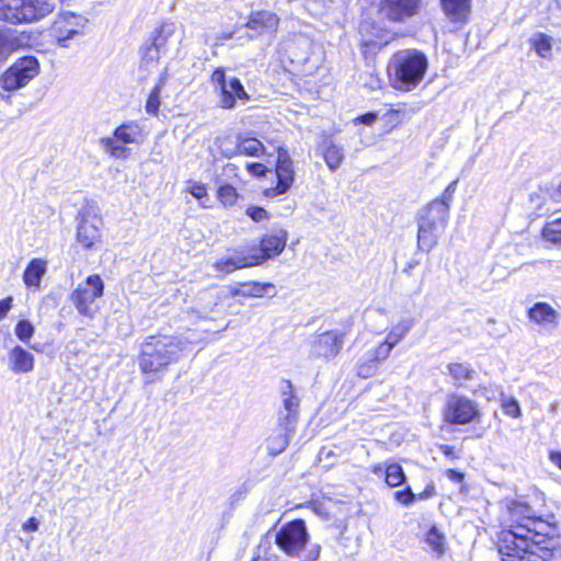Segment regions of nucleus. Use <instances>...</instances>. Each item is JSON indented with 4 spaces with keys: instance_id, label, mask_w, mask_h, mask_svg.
Wrapping results in <instances>:
<instances>
[{
    "instance_id": "nucleus-61",
    "label": "nucleus",
    "mask_w": 561,
    "mask_h": 561,
    "mask_svg": "<svg viewBox=\"0 0 561 561\" xmlns=\"http://www.w3.org/2000/svg\"><path fill=\"white\" fill-rule=\"evenodd\" d=\"M377 119V115L373 112L360 115L357 121L365 125H371Z\"/></svg>"
},
{
    "instance_id": "nucleus-13",
    "label": "nucleus",
    "mask_w": 561,
    "mask_h": 561,
    "mask_svg": "<svg viewBox=\"0 0 561 561\" xmlns=\"http://www.w3.org/2000/svg\"><path fill=\"white\" fill-rule=\"evenodd\" d=\"M85 23L84 16L67 12L55 20L50 33L61 47H68L69 39L81 34Z\"/></svg>"
},
{
    "instance_id": "nucleus-56",
    "label": "nucleus",
    "mask_w": 561,
    "mask_h": 561,
    "mask_svg": "<svg viewBox=\"0 0 561 561\" xmlns=\"http://www.w3.org/2000/svg\"><path fill=\"white\" fill-rule=\"evenodd\" d=\"M438 448H439L440 453H442L445 457H447V458H449V459H456V458H458V457H459V456H458V454L456 453V450H455V448H454L453 446H449V445H446V444H440V445L438 446Z\"/></svg>"
},
{
    "instance_id": "nucleus-30",
    "label": "nucleus",
    "mask_w": 561,
    "mask_h": 561,
    "mask_svg": "<svg viewBox=\"0 0 561 561\" xmlns=\"http://www.w3.org/2000/svg\"><path fill=\"white\" fill-rule=\"evenodd\" d=\"M270 289H274V285L272 283L253 282L242 284L240 288H237L232 291V295L243 297H263Z\"/></svg>"
},
{
    "instance_id": "nucleus-40",
    "label": "nucleus",
    "mask_w": 561,
    "mask_h": 561,
    "mask_svg": "<svg viewBox=\"0 0 561 561\" xmlns=\"http://www.w3.org/2000/svg\"><path fill=\"white\" fill-rule=\"evenodd\" d=\"M217 196L219 201L226 206L233 205L239 197L237 190L230 184L219 185L217 190Z\"/></svg>"
},
{
    "instance_id": "nucleus-27",
    "label": "nucleus",
    "mask_w": 561,
    "mask_h": 561,
    "mask_svg": "<svg viewBox=\"0 0 561 561\" xmlns=\"http://www.w3.org/2000/svg\"><path fill=\"white\" fill-rule=\"evenodd\" d=\"M47 271V262L43 259H32L27 264L23 280L27 287H38Z\"/></svg>"
},
{
    "instance_id": "nucleus-53",
    "label": "nucleus",
    "mask_w": 561,
    "mask_h": 561,
    "mask_svg": "<svg viewBox=\"0 0 561 561\" xmlns=\"http://www.w3.org/2000/svg\"><path fill=\"white\" fill-rule=\"evenodd\" d=\"M335 453L327 447H322L318 454L319 461H327L328 463L325 466H331L332 462H330L331 459L335 458Z\"/></svg>"
},
{
    "instance_id": "nucleus-42",
    "label": "nucleus",
    "mask_w": 561,
    "mask_h": 561,
    "mask_svg": "<svg viewBox=\"0 0 561 561\" xmlns=\"http://www.w3.org/2000/svg\"><path fill=\"white\" fill-rule=\"evenodd\" d=\"M219 149L221 154L229 159L240 154L238 137L236 139L229 137L225 138L220 142Z\"/></svg>"
},
{
    "instance_id": "nucleus-15",
    "label": "nucleus",
    "mask_w": 561,
    "mask_h": 561,
    "mask_svg": "<svg viewBox=\"0 0 561 561\" xmlns=\"http://www.w3.org/2000/svg\"><path fill=\"white\" fill-rule=\"evenodd\" d=\"M77 241L85 249H92L101 239L100 227L102 218L91 210L84 209L78 214Z\"/></svg>"
},
{
    "instance_id": "nucleus-39",
    "label": "nucleus",
    "mask_w": 561,
    "mask_h": 561,
    "mask_svg": "<svg viewBox=\"0 0 561 561\" xmlns=\"http://www.w3.org/2000/svg\"><path fill=\"white\" fill-rule=\"evenodd\" d=\"M164 84V79L161 78L159 82L151 90L147 103H146V112L151 115H156L160 107V94L162 87Z\"/></svg>"
},
{
    "instance_id": "nucleus-57",
    "label": "nucleus",
    "mask_w": 561,
    "mask_h": 561,
    "mask_svg": "<svg viewBox=\"0 0 561 561\" xmlns=\"http://www.w3.org/2000/svg\"><path fill=\"white\" fill-rule=\"evenodd\" d=\"M190 192L197 199L203 198L207 194L205 186L203 184H197V183L192 185Z\"/></svg>"
},
{
    "instance_id": "nucleus-62",
    "label": "nucleus",
    "mask_w": 561,
    "mask_h": 561,
    "mask_svg": "<svg viewBox=\"0 0 561 561\" xmlns=\"http://www.w3.org/2000/svg\"><path fill=\"white\" fill-rule=\"evenodd\" d=\"M550 460L561 469V453L551 451L549 455Z\"/></svg>"
},
{
    "instance_id": "nucleus-41",
    "label": "nucleus",
    "mask_w": 561,
    "mask_h": 561,
    "mask_svg": "<svg viewBox=\"0 0 561 561\" xmlns=\"http://www.w3.org/2000/svg\"><path fill=\"white\" fill-rule=\"evenodd\" d=\"M162 53L157 49L151 43H147L141 47V65L150 66L156 65Z\"/></svg>"
},
{
    "instance_id": "nucleus-64",
    "label": "nucleus",
    "mask_w": 561,
    "mask_h": 561,
    "mask_svg": "<svg viewBox=\"0 0 561 561\" xmlns=\"http://www.w3.org/2000/svg\"><path fill=\"white\" fill-rule=\"evenodd\" d=\"M373 471H374V473L378 474L379 472L382 471L381 466L375 467Z\"/></svg>"
},
{
    "instance_id": "nucleus-12",
    "label": "nucleus",
    "mask_w": 561,
    "mask_h": 561,
    "mask_svg": "<svg viewBox=\"0 0 561 561\" xmlns=\"http://www.w3.org/2000/svg\"><path fill=\"white\" fill-rule=\"evenodd\" d=\"M423 0H379L378 12L383 20L404 23L416 16Z\"/></svg>"
},
{
    "instance_id": "nucleus-37",
    "label": "nucleus",
    "mask_w": 561,
    "mask_h": 561,
    "mask_svg": "<svg viewBox=\"0 0 561 561\" xmlns=\"http://www.w3.org/2000/svg\"><path fill=\"white\" fill-rule=\"evenodd\" d=\"M530 42L531 46L540 57L548 58L551 55L552 39L550 36L539 33L535 35Z\"/></svg>"
},
{
    "instance_id": "nucleus-19",
    "label": "nucleus",
    "mask_w": 561,
    "mask_h": 561,
    "mask_svg": "<svg viewBox=\"0 0 561 561\" xmlns=\"http://www.w3.org/2000/svg\"><path fill=\"white\" fill-rule=\"evenodd\" d=\"M217 91L219 92V104L222 108L231 110L236 106L237 100H249V95L238 78L229 79V81Z\"/></svg>"
},
{
    "instance_id": "nucleus-34",
    "label": "nucleus",
    "mask_w": 561,
    "mask_h": 561,
    "mask_svg": "<svg viewBox=\"0 0 561 561\" xmlns=\"http://www.w3.org/2000/svg\"><path fill=\"white\" fill-rule=\"evenodd\" d=\"M394 345H392L387 339L379 343L376 347L368 350L365 355L369 363H376L377 365L382 360L387 359Z\"/></svg>"
},
{
    "instance_id": "nucleus-60",
    "label": "nucleus",
    "mask_w": 561,
    "mask_h": 561,
    "mask_svg": "<svg viewBox=\"0 0 561 561\" xmlns=\"http://www.w3.org/2000/svg\"><path fill=\"white\" fill-rule=\"evenodd\" d=\"M9 55L7 41L0 35V62L4 61Z\"/></svg>"
},
{
    "instance_id": "nucleus-26",
    "label": "nucleus",
    "mask_w": 561,
    "mask_h": 561,
    "mask_svg": "<svg viewBox=\"0 0 561 561\" xmlns=\"http://www.w3.org/2000/svg\"><path fill=\"white\" fill-rule=\"evenodd\" d=\"M322 151L323 159L328 165V168L334 172L336 171L343 160H344V150L342 147L337 146L331 139H324L320 146Z\"/></svg>"
},
{
    "instance_id": "nucleus-59",
    "label": "nucleus",
    "mask_w": 561,
    "mask_h": 561,
    "mask_svg": "<svg viewBox=\"0 0 561 561\" xmlns=\"http://www.w3.org/2000/svg\"><path fill=\"white\" fill-rule=\"evenodd\" d=\"M435 495V486L431 483L428 484L423 492L416 494L417 500H427Z\"/></svg>"
},
{
    "instance_id": "nucleus-51",
    "label": "nucleus",
    "mask_w": 561,
    "mask_h": 561,
    "mask_svg": "<svg viewBox=\"0 0 561 561\" xmlns=\"http://www.w3.org/2000/svg\"><path fill=\"white\" fill-rule=\"evenodd\" d=\"M247 170L255 176L265 175V173L267 172V168L263 163H260V162L247 163Z\"/></svg>"
},
{
    "instance_id": "nucleus-8",
    "label": "nucleus",
    "mask_w": 561,
    "mask_h": 561,
    "mask_svg": "<svg viewBox=\"0 0 561 561\" xmlns=\"http://www.w3.org/2000/svg\"><path fill=\"white\" fill-rule=\"evenodd\" d=\"M104 294V283L99 274L89 275L70 295V300L77 311L88 318H93L99 310L96 299Z\"/></svg>"
},
{
    "instance_id": "nucleus-24",
    "label": "nucleus",
    "mask_w": 561,
    "mask_h": 561,
    "mask_svg": "<svg viewBox=\"0 0 561 561\" xmlns=\"http://www.w3.org/2000/svg\"><path fill=\"white\" fill-rule=\"evenodd\" d=\"M113 137L122 144H140L144 140V131L135 121H129L116 127Z\"/></svg>"
},
{
    "instance_id": "nucleus-35",
    "label": "nucleus",
    "mask_w": 561,
    "mask_h": 561,
    "mask_svg": "<svg viewBox=\"0 0 561 561\" xmlns=\"http://www.w3.org/2000/svg\"><path fill=\"white\" fill-rule=\"evenodd\" d=\"M541 233L547 242L561 248V217L547 222Z\"/></svg>"
},
{
    "instance_id": "nucleus-1",
    "label": "nucleus",
    "mask_w": 561,
    "mask_h": 561,
    "mask_svg": "<svg viewBox=\"0 0 561 561\" xmlns=\"http://www.w3.org/2000/svg\"><path fill=\"white\" fill-rule=\"evenodd\" d=\"M557 540L553 535L533 536L527 527L503 529L499 534L497 552L502 561H549Z\"/></svg>"
},
{
    "instance_id": "nucleus-43",
    "label": "nucleus",
    "mask_w": 561,
    "mask_h": 561,
    "mask_svg": "<svg viewBox=\"0 0 561 561\" xmlns=\"http://www.w3.org/2000/svg\"><path fill=\"white\" fill-rule=\"evenodd\" d=\"M14 331L18 339L26 343L34 334V327L28 320H20Z\"/></svg>"
},
{
    "instance_id": "nucleus-5",
    "label": "nucleus",
    "mask_w": 561,
    "mask_h": 561,
    "mask_svg": "<svg viewBox=\"0 0 561 561\" xmlns=\"http://www.w3.org/2000/svg\"><path fill=\"white\" fill-rule=\"evenodd\" d=\"M55 9L54 0H0V20L12 24L32 23Z\"/></svg>"
},
{
    "instance_id": "nucleus-29",
    "label": "nucleus",
    "mask_w": 561,
    "mask_h": 561,
    "mask_svg": "<svg viewBox=\"0 0 561 561\" xmlns=\"http://www.w3.org/2000/svg\"><path fill=\"white\" fill-rule=\"evenodd\" d=\"M449 375L453 377L454 383L458 387L466 385V381L472 380L476 376V370L468 365L460 363H453L447 366Z\"/></svg>"
},
{
    "instance_id": "nucleus-32",
    "label": "nucleus",
    "mask_w": 561,
    "mask_h": 561,
    "mask_svg": "<svg viewBox=\"0 0 561 561\" xmlns=\"http://www.w3.org/2000/svg\"><path fill=\"white\" fill-rule=\"evenodd\" d=\"M425 542L437 554V557H442L445 553V536L436 526H432L430 528L425 537Z\"/></svg>"
},
{
    "instance_id": "nucleus-45",
    "label": "nucleus",
    "mask_w": 561,
    "mask_h": 561,
    "mask_svg": "<svg viewBox=\"0 0 561 561\" xmlns=\"http://www.w3.org/2000/svg\"><path fill=\"white\" fill-rule=\"evenodd\" d=\"M377 369L376 363H369L364 355L360 359V363L357 365V375L362 378H368L375 374Z\"/></svg>"
},
{
    "instance_id": "nucleus-58",
    "label": "nucleus",
    "mask_w": 561,
    "mask_h": 561,
    "mask_svg": "<svg viewBox=\"0 0 561 561\" xmlns=\"http://www.w3.org/2000/svg\"><path fill=\"white\" fill-rule=\"evenodd\" d=\"M446 477L454 482L461 483L465 479V474L456 469H447Z\"/></svg>"
},
{
    "instance_id": "nucleus-46",
    "label": "nucleus",
    "mask_w": 561,
    "mask_h": 561,
    "mask_svg": "<svg viewBox=\"0 0 561 561\" xmlns=\"http://www.w3.org/2000/svg\"><path fill=\"white\" fill-rule=\"evenodd\" d=\"M394 499L402 505L408 506L416 500V494L412 492L410 486H407L404 490L394 492Z\"/></svg>"
},
{
    "instance_id": "nucleus-25",
    "label": "nucleus",
    "mask_w": 561,
    "mask_h": 561,
    "mask_svg": "<svg viewBox=\"0 0 561 561\" xmlns=\"http://www.w3.org/2000/svg\"><path fill=\"white\" fill-rule=\"evenodd\" d=\"M445 14L453 22H466L471 9V0H440Z\"/></svg>"
},
{
    "instance_id": "nucleus-52",
    "label": "nucleus",
    "mask_w": 561,
    "mask_h": 561,
    "mask_svg": "<svg viewBox=\"0 0 561 561\" xmlns=\"http://www.w3.org/2000/svg\"><path fill=\"white\" fill-rule=\"evenodd\" d=\"M321 547L318 543L311 545L307 554L300 561H317L320 557Z\"/></svg>"
},
{
    "instance_id": "nucleus-54",
    "label": "nucleus",
    "mask_w": 561,
    "mask_h": 561,
    "mask_svg": "<svg viewBox=\"0 0 561 561\" xmlns=\"http://www.w3.org/2000/svg\"><path fill=\"white\" fill-rule=\"evenodd\" d=\"M39 527V520L36 517L28 518L22 526V529L26 533L37 531Z\"/></svg>"
},
{
    "instance_id": "nucleus-17",
    "label": "nucleus",
    "mask_w": 561,
    "mask_h": 561,
    "mask_svg": "<svg viewBox=\"0 0 561 561\" xmlns=\"http://www.w3.org/2000/svg\"><path fill=\"white\" fill-rule=\"evenodd\" d=\"M277 184L275 187L266 188L264 194L267 197H274L286 193L293 185L295 172L293 169V161L285 149H279L277 152L276 164Z\"/></svg>"
},
{
    "instance_id": "nucleus-3",
    "label": "nucleus",
    "mask_w": 561,
    "mask_h": 561,
    "mask_svg": "<svg viewBox=\"0 0 561 561\" xmlns=\"http://www.w3.org/2000/svg\"><path fill=\"white\" fill-rule=\"evenodd\" d=\"M450 206L442 201H433L417 213V247L430 252L445 231Z\"/></svg>"
},
{
    "instance_id": "nucleus-36",
    "label": "nucleus",
    "mask_w": 561,
    "mask_h": 561,
    "mask_svg": "<svg viewBox=\"0 0 561 561\" xmlns=\"http://www.w3.org/2000/svg\"><path fill=\"white\" fill-rule=\"evenodd\" d=\"M385 481L390 488L401 485L405 481L403 468L398 463H391L386 467Z\"/></svg>"
},
{
    "instance_id": "nucleus-14",
    "label": "nucleus",
    "mask_w": 561,
    "mask_h": 561,
    "mask_svg": "<svg viewBox=\"0 0 561 561\" xmlns=\"http://www.w3.org/2000/svg\"><path fill=\"white\" fill-rule=\"evenodd\" d=\"M278 390L282 398V409L277 413V419H279L282 425L290 428L293 424L298 422L300 399L294 385L288 379L280 380Z\"/></svg>"
},
{
    "instance_id": "nucleus-33",
    "label": "nucleus",
    "mask_w": 561,
    "mask_h": 561,
    "mask_svg": "<svg viewBox=\"0 0 561 561\" xmlns=\"http://www.w3.org/2000/svg\"><path fill=\"white\" fill-rule=\"evenodd\" d=\"M414 325V319L411 317L404 318L392 327L389 332L387 340L392 344L397 345Z\"/></svg>"
},
{
    "instance_id": "nucleus-4",
    "label": "nucleus",
    "mask_w": 561,
    "mask_h": 561,
    "mask_svg": "<svg viewBox=\"0 0 561 561\" xmlns=\"http://www.w3.org/2000/svg\"><path fill=\"white\" fill-rule=\"evenodd\" d=\"M393 85L398 90L410 91L423 79L427 69V58L416 50L398 53L392 59Z\"/></svg>"
},
{
    "instance_id": "nucleus-23",
    "label": "nucleus",
    "mask_w": 561,
    "mask_h": 561,
    "mask_svg": "<svg viewBox=\"0 0 561 561\" xmlns=\"http://www.w3.org/2000/svg\"><path fill=\"white\" fill-rule=\"evenodd\" d=\"M528 317L531 321L540 325H557L559 314L558 311L554 308H552L549 304L538 301L535 302L531 308H529Z\"/></svg>"
},
{
    "instance_id": "nucleus-63",
    "label": "nucleus",
    "mask_w": 561,
    "mask_h": 561,
    "mask_svg": "<svg viewBox=\"0 0 561 561\" xmlns=\"http://www.w3.org/2000/svg\"><path fill=\"white\" fill-rule=\"evenodd\" d=\"M419 265L417 260H411L407 263L405 267L403 268V273L409 274L414 267Z\"/></svg>"
},
{
    "instance_id": "nucleus-21",
    "label": "nucleus",
    "mask_w": 561,
    "mask_h": 561,
    "mask_svg": "<svg viewBox=\"0 0 561 561\" xmlns=\"http://www.w3.org/2000/svg\"><path fill=\"white\" fill-rule=\"evenodd\" d=\"M261 264L260 256L257 255H250L247 256L242 253L236 252L231 256L222 257L218 260L214 267L218 272H222L226 274L232 273L237 270L254 266Z\"/></svg>"
},
{
    "instance_id": "nucleus-38",
    "label": "nucleus",
    "mask_w": 561,
    "mask_h": 561,
    "mask_svg": "<svg viewBox=\"0 0 561 561\" xmlns=\"http://www.w3.org/2000/svg\"><path fill=\"white\" fill-rule=\"evenodd\" d=\"M114 137H104L101 139V144L106 152L114 158H126L128 149L119 144Z\"/></svg>"
},
{
    "instance_id": "nucleus-20",
    "label": "nucleus",
    "mask_w": 561,
    "mask_h": 561,
    "mask_svg": "<svg viewBox=\"0 0 561 561\" xmlns=\"http://www.w3.org/2000/svg\"><path fill=\"white\" fill-rule=\"evenodd\" d=\"M296 425L297 424H293L289 428L282 425L279 419H277L276 428L266 439V448L270 455L277 456L286 449L290 436L295 433Z\"/></svg>"
},
{
    "instance_id": "nucleus-47",
    "label": "nucleus",
    "mask_w": 561,
    "mask_h": 561,
    "mask_svg": "<svg viewBox=\"0 0 561 561\" xmlns=\"http://www.w3.org/2000/svg\"><path fill=\"white\" fill-rule=\"evenodd\" d=\"M245 214L255 222L268 219V213L261 206H250L247 208Z\"/></svg>"
},
{
    "instance_id": "nucleus-2",
    "label": "nucleus",
    "mask_w": 561,
    "mask_h": 561,
    "mask_svg": "<svg viewBox=\"0 0 561 561\" xmlns=\"http://www.w3.org/2000/svg\"><path fill=\"white\" fill-rule=\"evenodd\" d=\"M190 343L179 336H148L141 345L139 367L145 375V382L152 383L160 379L167 368L178 362L187 351Z\"/></svg>"
},
{
    "instance_id": "nucleus-11",
    "label": "nucleus",
    "mask_w": 561,
    "mask_h": 561,
    "mask_svg": "<svg viewBox=\"0 0 561 561\" xmlns=\"http://www.w3.org/2000/svg\"><path fill=\"white\" fill-rule=\"evenodd\" d=\"M479 409L474 401L453 394L449 396L444 410V420L454 425H463L476 421Z\"/></svg>"
},
{
    "instance_id": "nucleus-55",
    "label": "nucleus",
    "mask_w": 561,
    "mask_h": 561,
    "mask_svg": "<svg viewBox=\"0 0 561 561\" xmlns=\"http://www.w3.org/2000/svg\"><path fill=\"white\" fill-rule=\"evenodd\" d=\"M12 307V297H5L0 300V320L3 319Z\"/></svg>"
},
{
    "instance_id": "nucleus-9",
    "label": "nucleus",
    "mask_w": 561,
    "mask_h": 561,
    "mask_svg": "<svg viewBox=\"0 0 561 561\" xmlns=\"http://www.w3.org/2000/svg\"><path fill=\"white\" fill-rule=\"evenodd\" d=\"M510 514V527L516 529V526L529 528L533 536L553 535L554 526L541 517L535 515V511L527 503L513 501L507 506Z\"/></svg>"
},
{
    "instance_id": "nucleus-49",
    "label": "nucleus",
    "mask_w": 561,
    "mask_h": 561,
    "mask_svg": "<svg viewBox=\"0 0 561 561\" xmlns=\"http://www.w3.org/2000/svg\"><path fill=\"white\" fill-rule=\"evenodd\" d=\"M229 80H227L225 70L222 68H216L211 73V82L215 85V89L218 90L224 84H226Z\"/></svg>"
},
{
    "instance_id": "nucleus-10",
    "label": "nucleus",
    "mask_w": 561,
    "mask_h": 561,
    "mask_svg": "<svg viewBox=\"0 0 561 561\" xmlns=\"http://www.w3.org/2000/svg\"><path fill=\"white\" fill-rule=\"evenodd\" d=\"M345 333L330 330L316 335L310 342L309 357L329 362L336 357L344 345Z\"/></svg>"
},
{
    "instance_id": "nucleus-6",
    "label": "nucleus",
    "mask_w": 561,
    "mask_h": 561,
    "mask_svg": "<svg viewBox=\"0 0 561 561\" xmlns=\"http://www.w3.org/2000/svg\"><path fill=\"white\" fill-rule=\"evenodd\" d=\"M39 73V62L33 56L16 59L0 76V96L9 100L10 93L27 85Z\"/></svg>"
},
{
    "instance_id": "nucleus-22",
    "label": "nucleus",
    "mask_w": 561,
    "mask_h": 561,
    "mask_svg": "<svg viewBox=\"0 0 561 561\" xmlns=\"http://www.w3.org/2000/svg\"><path fill=\"white\" fill-rule=\"evenodd\" d=\"M34 356L22 346H14L9 353L10 369L14 374H27L34 369Z\"/></svg>"
},
{
    "instance_id": "nucleus-44",
    "label": "nucleus",
    "mask_w": 561,
    "mask_h": 561,
    "mask_svg": "<svg viewBox=\"0 0 561 561\" xmlns=\"http://www.w3.org/2000/svg\"><path fill=\"white\" fill-rule=\"evenodd\" d=\"M502 409L504 414L518 417L520 415V408L516 399L514 398H504L502 400Z\"/></svg>"
},
{
    "instance_id": "nucleus-28",
    "label": "nucleus",
    "mask_w": 561,
    "mask_h": 561,
    "mask_svg": "<svg viewBox=\"0 0 561 561\" xmlns=\"http://www.w3.org/2000/svg\"><path fill=\"white\" fill-rule=\"evenodd\" d=\"M175 33V24L174 23H163L159 30H157L150 43L159 49L162 54H164L168 49V42Z\"/></svg>"
},
{
    "instance_id": "nucleus-16",
    "label": "nucleus",
    "mask_w": 561,
    "mask_h": 561,
    "mask_svg": "<svg viewBox=\"0 0 561 561\" xmlns=\"http://www.w3.org/2000/svg\"><path fill=\"white\" fill-rule=\"evenodd\" d=\"M279 24V18L271 11H255L249 16L245 27L253 33L249 35L250 39L266 38L268 43L274 38Z\"/></svg>"
},
{
    "instance_id": "nucleus-50",
    "label": "nucleus",
    "mask_w": 561,
    "mask_h": 561,
    "mask_svg": "<svg viewBox=\"0 0 561 561\" xmlns=\"http://www.w3.org/2000/svg\"><path fill=\"white\" fill-rule=\"evenodd\" d=\"M458 181H453L444 191L440 198H437L436 201H442L446 203L447 206H449L450 202L453 201L454 194L456 192Z\"/></svg>"
},
{
    "instance_id": "nucleus-7",
    "label": "nucleus",
    "mask_w": 561,
    "mask_h": 561,
    "mask_svg": "<svg viewBox=\"0 0 561 561\" xmlns=\"http://www.w3.org/2000/svg\"><path fill=\"white\" fill-rule=\"evenodd\" d=\"M275 543L284 553L300 558L301 551L309 541L306 522L297 518L285 523L274 534Z\"/></svg>"
},
{
    "instance_id": "nucleus-18",
    "label": "nucleus",
    "mask_w": 561,
    "mask_h": 561,
    "mask_svg": "<svg viewBox=\"0 0 561 561\" xmlns=\"http://www.w3.org/2000/svg\"><path fill=\"white\" fill-rule=\"evenodd\" d=\"M287 242V231L283 228H274L261 239L262 257L260 261L279 255Z\"/></svg>"
},
{
    "instance_id": "nucleus-48",
    "label": "nucleus",
    "mask_w": 561,
    "mask_h": 561,
    "mask_svg": "<svg viewBox=\"0 0 561 561\" xmlns=\"http://www.w3.org/2000/svg\"><path fill=\"white\" fill-rule=\"evenodd\" d=\"M202 300L205 301L202 312L213 311L214 307L218 305L219 296L208 290L203 294Z\"/></svg>"
},
{
    "instance_id": "nucleus-31",
    "label": "nucleus",
    "mask_w": 561,
    "mask_h": 561,
    "mask_svg": "<svg viewBox=\"0 0 561 561\" xmlns=\"http://www.w3.org/2000/svg\"><path fill=\"white\" fill-rule=\"evenodd\" d=\"M240 154L259 157L264 151L263 144L253 137L238 136Z\"/></svg>"
}]
</instances>
